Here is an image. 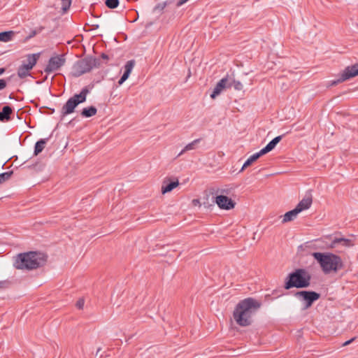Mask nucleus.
<instances>
[{"label": "nucleus", "instance_id": "f257e3e1", "mask_svg": "<svg viewBox=\"0 0 358 358\" xmlns=\"http://www.w3.org/2000/svg\"><path fill=\"white\" fill-rule=\"evenodd\" d=\"M261 306L262 303L259 301L252 297L240 301L233 313L236 324L241 327L251 325L253 322V317Z\"/></svg>", "mask_w": 358, "mask_h": 358}, {"label": "nucleus", "instance_id": "f03ea898", "mask_svg": "<svg viewBox=\"0 0 358 358\" xmlns=\"http://www.w3.org/2000/svg\"><path fill=\"white\" fill-rule=\"evenodd\" d=\"M48 256L36 251L20 253L16 257L13 266L20 270H34L44 266Z\"/></svg>", "mask_w": 358, "mask_h": 358}, {"label": "nucleus", "instance_id": "7ed1b4c3", "mask_svg": "<svg viewBox=\"0 0 358 358\" xmlns=\"http://www.w3.org/2000/svg\"><path fill=\"white\" fill-rule=\"evenodd\" d=\"M312 256L320 264L324 274L336 273L344 267L340 256L331 252H313Z\"/></svg>", "mask_w": 358, "mask_h": 358}, {"label": "nucleus", "instance_id": "20e7f679", "mask_svg": "<svg viewBox=\"0 0 358 358\" xmlns=\"http://www.w3.org/2000/svg\"><path fill=\"white\" fill-rule=\"evenodd\" d=\"M311 275L305 268H296L289 273L285 279L284 288H306L310 285Z\"/></svg>", "mask_w": 358, "mask_h": 358}, {"label": "nucleus", "instance_id": "39448f33", "mask_svg": "<svg viewBox=\"0 0 358 358\" xmlns=\"http://www.w3.org/2000/svg\"><path fill=\"white\" fill-rule=\"evenodd\" d=\"M90 93L87 86L83 87L79 94H75L70 97L63 106L61 110V120L65 116L75 112V109L80 104L85 102L87 96Z\"/></svg>", "mask_w": 358, "mask_h": 358}, {"label": "nucleus", "instance_id": "423d86ee", "mask_svg": "<svg viewBox=\"0 0 358 358\" xmlns=\"http://www.w3.org/2000/svg\"><path fill=\"white\" fill-rule=\"evenodd\" d=\"M294 296L303 304V310L310 308L313 303L320 298V294L315 291L301 290L296 292Z\"/></svg>", "mask_w": 358, "mask_h": 358}, {"label": "nucleus", "instance_id": "0eeeda50", "mask_svg": "<svg viewBox=\"0 0 358 358\" xmlns=\"http://www.w3.org/2000/svg\"><path fill=\"white\" fill-rule=\"evenodd\" d=\"M92 62L94 61L88 58L87 56L82 59L78 60L73 66V76L77 78L90 72L92 69L91 66V64H92Z\"/></svg>", "mask_w": 358, "mask_h": 358}, {"label": "nucleus", "instance_id": "6e6552de", "mask_svg": "<svg viewBox=\"0 0 358 358\" xmlns=\"http://www.w3.org/2000/svg\"><path fill=\"white\" fill-rule=\"evenodd\" d=\"M358 76V63L347 66L337 80H331L329 86H335Z\"/></svg>", "mask_w": 358, "mask_h": 358}, {"label": "nucleus", "instance_id": "1a4fd4ad", "mask_svg": "<svg viewBox=\"0 0 358 358\" xmlns=\"http://www.w3.org/2000/svg\"><path fill=\"white\" fill-rule=\"evenodd\" d=\"M65 62L66 59L64 55L52 57L50 58L48 64L44 69V71L46 73L50 74L55 71H57L65 64Z\"/></svg>", "mask_w": 358, "mask_h": 358}, {"label": "nucleus", "instance_id": "9d476101", "mask_svg": "<svg viewBox=\"0 0 358 358\" xmlns=\"http://www.w3.org/2000/svg\"><path fill=\"white\" fill-rule=\"evenodd\" d=\"M215 202L223 210L233 209L236 205V202L226 195H217L215 198Z\"/></svg>", "mask_w": 358, "mask_h": 358}, {"label": "nucleus", "instance_id": "9b49d317", "mask_svg": "<svg viewBox=\"0 0 358 358\" xmlns=\"http://www.w3.org/2000/svg\"><path fill=\"white\" fill-rule=\"evenodd\" d=\"M178 178H166L162 185V193L163 194L171 192L174 188L179 185Z\"/></svg>", "mask_w": 358, "mask_h": 358}, {"label": "nucleus", "instance_id": "f8f14e48", "mask_svg": "<svg viewBox=\"0 0 358 358\" xmlns=\"http://www.w3.org/2000/svg\"><path fill=\"white\" fill-rule=\"evenodd\" d=\"M229 81V74H227L217 83L212 94H210V97L214 99L223 91V90L225 88H229V85H228Z\"/></svg>", "mask_w": 358, "mask_h": 358}, {"label": "nucleus", "instance_id": "ddd939ff", "mask_svg": "<svg viewBox=\"0 0 358 358\" xmlns=\"http://www.w3.org/2000/svg\"><path fill=\"white\" fill-rule=\"evenodd\" d=\"M134 65H135L134 60H129L126 63V64L124 66V73L118 81V84L120 85L123 84V83L127 80L129 75L131 74V72Z\"/></svg>", "mask_w": 358, "mask_h": 358}, {"label": "nucleus", "instance_id": "4468645a", "mask_svg": "<svg viewBox=\"0 0 358 358\" xmlns=\"http://www.w3.org/2000/svg\"><path fill=\"white\" fill-rule=\"evenodd\" d=\"M313 203L312 195L310 194H306L305 197L299 201L296 208L301 212L304 210L308 209Z\"/></svg>", "mask_w": 358, "mask_h": 358}, {"label": "nucleus", "instance_id": "2eb2a0df", "mask_svg": "<svg viewBox=\"0 0 358 358\" xmlns=\"http://www.w3.org/2000/svg\"><path fill=\"white\" fill-rule=\"evenodd\" d=\"M13 108L10 106H4L0 111V122H6L11 120V114L13 113Z\"/></svg>", "mask_w": 358, "mask_h": 358}, {"label": "nucleus", "instance_id": "dca6fc26", "mask_svg": "<svg viewBox=\"0 0 358 358\" xmlns=\"http://www.w3.org/2000/svg\"><path fill=\"white\" fill-rule=\"evenodd\" d=\"M341 244L345 247H351L354 245V243L352 240L345 238H335L329 245L330 248H334L336 246L337 244Z\"/></svg>", "mask_w": 358, "mask_h": 358}, {"label": "nucleus", "instance_id": "f3484780", "mask_svg": "<svg viewBox=\"0 0 358 358\" xmlns=\"http://www.w3.org/2000/svg\"><path fill=\"white\" fill-rule=\"evenodd\" d=\"M282 136H278L272 139L264 148L261 150L266 155L275 148L276 145L281 141Z\"/></svg>", "mask_w": 358, "mask_h": 358}, {"label": "nucleus", "instance_id": "a211bd4d", "mask_svg": "<svg viewBox=\"0 0 358 358\" xmlns=\"http://www.w3.org/2000/svg\"><path fill=\"white\" fill-rule=\"evenodd\" d=\"M264 155V154L262 152V151L260 150L258 152H256L252 156H250L243 164L241 169V171H243L245 169L251 166L253 162H256L260 157L263 156Z\"/></svg>", "mask_w": 358, "mask_h": 358}, {"label": "nucleus", "instance_id": "6ab92c4d", "mask_svg": "<svg viewBox=\"0 0 358 358\" xmlns=\"http://www.w3.org/2000/svg\"><path fill=\"white\" fill-rule=\"evenodd\" d=\"M39 57L40 53L28 55L27 58V63L23 64V65H25L29 70H31L33 67L36 64Z\"/></svg>", "mask_w": 358, "mask_h": 358}, {"label": "nucleus", "instance_id": "aec40b11", "mask_svg": "<svg viewBox=\"0 0 358 358\" xmlns=\"http://www.w3.org/2000/svg\"><path fill=\"white\" fill-rule=\"evenodd\" d=\"M301 213L296 207L288 212H287L284 216L282 222L285 223L294 220L298 214Z\"/></svg>", "mask_w": 358, "mask_h": 358}, {"label": "nucleus", "instance_id": "412c9836", "mask_svg": "<svg viewBox=\"0 0 358 358\" xmlns=\"http://www.w3.org/2000/svg\"><path fill=\"white\" fill-rule=\"evenodd\" d=\"M229 81L228 82V85H229V88L234 87V90L238 91H241L243 90V84L239 80H236L234 78V73H231V75H229Z\"/></svg>", "mask_w": 358, "mask_h": 358}, {"label": "nucleus", "instance_id": "4be33fe9", "mask_svg": "<svg viewBox=\"0 0 358 358\" xmlns=\"http://www.w3.org/2000/svg\"><path fill=\"white\" fill-rule=\"evenodd\" d=\"M48 139L49 138H41L36 143L34 151V156H37L39 153H41L43 151Z\"/></svg>", "mask_w": 358, "mask_h": 358}, {"label": "nucleus", "instance_id": "5701e85b", "mask_svg": "<svg viewBox=\"0 0 358 358\" xmlns=\"http://www.w3.org/2000/svg\"><path fill=\"white\" fill-rule=\"evenodd\" d=\"M97 113V109L95 106H91L83 108L80 115L83 117H91L95 115Z\"/></svg>", "mask_w": 358, "mask_h": 358}, {"label": "nucleus", "instance_id": "b1692460", "mask_svg": "<svg viewBox=\"0 0 358 358\" xmlns=\"http://www.w3.org/2000/svg\"><path fill=\"white\" fill-rule=\"evenodd\" d=\"M14 36L15 32L13 31H6L0 32V41L8 42L13 39V37Z\"/></svg>", "mask_w": 358, "mask_h": 358}, {"label": "nucleus", "instance_id": "393cba45", "mask_svg": "<svg viewBox=\"0 0 358 358\" xmlns=\"http://www.w3.org/2000/svg\"><path fill=\"white\" fill-rule=\"evenodd\" d=\"M29 69L25 66L22 64L17 69V76L20 78H24L28 76H30Z\"/></svg>", "mask_w": 358, "mask_h": 358}, {"label": "nucleus", "instance_id": "a878e982", "mask_svg": "<svg viewBox=\"0 0 358 358\" xmlns=\"http://www.w3.org/2000/svg\"><path fill=\"white\" fill-rule=\"evenodd\" d=\"M200 141V139H196L194 141H193L192 142H191L190 143L187 144L182 150L181 152L178 154V156H180L182 155L183 153H185V152L187 151H189V150H194L196 148V145H197V143Z\"/></svg>", "mask_w": 358, "mask_h": 358}, {"label": "nucleus", "instance_id": "bb28decb", "mask_svg": "<svg viewBox=\"0 0 358 358\" xmlns=\"http://www.w3.org/2000/svg\"><path fill=\"white\" fill-rule=\"evenodd\" d=\"M13 174V171L4 172L2 173H0V185L4 183L5 182L8 181Z\"/></svg>", "mask_w": 358, "mask_h": 358}, {"label": "nucleus", "instance_id": "cd10ccee", "mask_svg": "<svg viewBox=\"0 0 358 358\" xmlns=\"http://www.w3.org/2000/svg\"><path fill=\"white\" fill-rule=\"evenodd\" d=\"M119 0H106V6L110 9L116 8L119 6Z\"/></svg>", "mask_w": 358, "mask_h": 358}, {"label": "nucleus", "instance_id": "c85d7f7f", "mask_svg": "<svg viewBox=\"0 0 358 358\" xmlns=\"http://www.w3.org/2000/svg\"><path fill=\"white\" fill-rule=\"evenodd\" d=\"M44 29V27L41 26L38 28H36L34 30H32L30 34L26 37V40H29L30 38L35 36L36 34L41 33Z\"/></svg>", "mask_w": 358, "mask_h": 358}, {"label": "nucleus", "instance_id": "c756f323", "mask_svg": "<svg viewBox=\"0 0 358 358\" xmlns=\"http://www.w3.org/2000/svg\"><path fill=\"white\" fill-rule=\"evenodd\" d=\"M71 4V0H62V8L64 13L66 12Z\"/></svg>", "mask_w": 358, "mask_h": 358}, {"label": "nucleus", "instance_id": "7c9ffc66", "mask_svg": "<svg viewBox=\"0 0 358 358\" xmlns=\"http://www.w3.org/2000/svg\"><path fill=\"white\" fill-rule=\"evenodd\" d=\"M87 57H88V58H90L91 59H92L94 61V62H92V64H91L92 69H93V67H99L100 66V65H101L100 59L94 57L92 56H87Z\"/></svg>", "mask_w": 358, "mask_h": 358}, {"label": "nucleus", "instance_id": "2f4dec72", "mask_svg": "<svg viewBox=\"0 0 358 358\" xmlns=\"http://www.w3.org/2000/svg\"><path fill=\"white\" fill-rule=\"evenodd\" d=\"M217 192L220 193V195H227L229 194L231 192V189H218Z\"/></svg>", "mask_w": 358, "mask_h": 358}, {"label": "nucleus", "instance_id": "473e14b6", "mask_svg": "<svg viewBox=\"0 0 358 358\" xmlns=\"http://www.w3.org/2000/svg\"><path fill=\"white\" fill-rule=\"evenodd\" d=\"M85 304V300L83 299H79L78 301L76 302V306L81 310L83 308Z\"/></svg>", "mask_w": 358, "mask_h": 358}, {"label": "nucleus", "instance_id": "72a5a7b5", "mask_svg": "<svg viewBox=\"0 0 358 358\" xmlns=\"http://www.w3.org/2000/svg\"><path fill=\"white\" fill-rule=\"evenodd\" d=\"M10 285V282L8 280L0 281V289H6Z\"/></svg>", "mask_w": 358, "mask_h": 358}, {"label": "nucleus", "instance_id": "f704fd0d", "mask_svg": "<svg viewBox=\"0 0 358 358\" xmlns=\"http://www.w3.org/2000/svg\"><path fill=\"white\" fill-rule=\"evenodd\" d=\"M7 85V83L4 79H0V90H3Z\"/></svg>", "mask_w": 358, "mask_h": 358}, {"label": "nucleus", "instance_id": "c9c22d12", "mask_svg": "<svg viewBox=\"0 0 358 358\" xmlns=\"http://www.w3.org/2000/svg\"><path fill=\"white\" fill-rule=\"evenodd\" d=\"M189 0H179L177 3H176V6L177 7H180L182 5H183L184 3H185L186 2H187Z\"/></svg>", "mask_w": 358, "mask_h": 358}, {"label": "nucleus", "instance_id": "e433bc0d", "mask_svg": "<svg viewBox=\"0 0 358 358\" xmlns=\"http://www.w3.org/2000/svg\"><path fill=\"white\" fill-rule=\"evenodd\" d=\"M354 340H355V338H352L347 341H345L344 343H343V345L345 346V345H348L349 344H350Z\"/></svg>", "mask_w": 358, "mask_h": 358}, {"label": "nucleus", "instance_id": "4c0bfd02", "mask_svg": "<svg viewBox=\"0 0 358 358\" xmlns=\"http://www.w3.org/2000/svg\"><path fill=\"white\" fill-rule=\"evenodd\" d=\"M165 7V3L164 5H162V4H158L156 7H155V9H160V10H163Z\"/></svg>", "mask_w": 358, "mask_h": 358}, {"label": "nucleus", "instance_id": "58836bf2", "mask_svg": "<svg viewBox=\"0 0 358 358\" xmlns=\"http://www.w3.org/2000/svg\"><path fill=\"white\" fill-rule=\"evenodd\" d=\"M101 57L103 59H106V60L109 59L108 55L105 54V53H102L101 55Z\"/></svg>", "mask_w": 358, "mask_h": 358}, {"label": "nucleus", "instance_id": "ea45409f", "mask_svg": "<svg viewBox=\"0 0 358 358\" xmlns=\"http://www.w3.org/2000/svg\"><path fill=\"white\" fill-rule=\"evenodd\" d=\"M110 355L108 354H107L106 352H104L103 354H101L100 355V358H105V357H108Z\"/></svg>", "mask_w": 358, "mask_h": 358}, {"label": "nucleus", "instance_id": "a19ab883", "mask_svg": "<svg viewBox=\"0 0 358 358\" xmlns=\"http://www.w3.org/2000/svg\"><path fill=\"white\" fill-rule=\"evenodd\" d=\"M6 69L4 68H0V76L5 72Z\"/></svg>", "mask_w": 358, "mask_h": 358}, {"label": "nucleus", "instance_id": "79ce46f5", "mask_svg": "<svg viewBox=\"0 0 358 358\" xmlns=\"http://www.w3.org/2000/svg\"><path fill=\"white\" fill-rule=\"evenodd\" d=\"M101 350V348H99L96 350V356H97L99 353H100V351Z\"/></svg>", "mask_w": 358, "mask_h": 358}, {"label": "nucleus", "instance_id": "37998d69", "mask_svg": "<svg viewBox=\"0 0 358 358\" xmlns=\"http://www.w3.org/2000/svg\"><path fill=\"white\" fill-rule=\"evenodd\" d=\"M54 112H55V109L54 108L50 109V113H53Z\"/></svg>", "mask_w": 358, "mask_h": 358}, {"label": "nucleus", "instance_id": "c03bdc74", "mask_svg": "<svg viewBox=\"0 0 358 358\" xmlns=\"http://www.w3.org/2000/svg\"><path fill=\"white\" fill-rule=\"evenodd\" d=\"M9 98H10V99H13L12 94H10V95L9 96Z\"/></svg>", "mask_w": 358, "mask_h": 358}]
</instances>
